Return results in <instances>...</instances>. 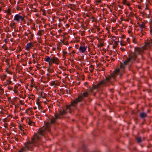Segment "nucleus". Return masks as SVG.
Masks as SVG:
<instances>
[{
  "instance_id": "obj_1",
  "label": "nucleus",
  "mask_w": 152,
  "mask_h": 152,
  "mask_svg": "<svg viewBox=\"0 0 152 152\" xmlns=\"http://www.w3.org/2000/svg\"><path fill=\"white\" fill-rule=\"evenodd\" d=\"M144 50L143 47L141 48L135 47L134 53L128 56V57L124 61V64H121L119 69L114 70L112 75L106 77L104 80L99 81L97 85H93L92 88L89 90V91L93 92L94 89L109 87L110 85H113V82L115 80L116 76L118 74H119L120 76L122 75L124 73L125 66L127 65H131L135 61L137 56L142 54Z\"/></svg>"
},
{
  "instance_id": "obj_2",
  "label": "nucleus",
  "mask_w": 152,
  "mask_h": 152,
  "mask_svg": "<svg viewBox=\"0 0 152 152\" xmlns=\"http://www.w3.org/2000/svg\"><path fill=\"white\" fill-rule=\"evenodd\" d=\"M50 123H46L42 128L39 129L37 133L34 134L31 138V141L27 142L25 144V147L22 148L25 149L23 152L27 149L31 151L33 150L34 147V144L37 143L40 140L41 136L44 135L47 132L50 131Z\"/></svg>"
},
{
  "instance_id": "obj_3",
  "label": "nucleus",
  "mask_w": 152,
  "mask_h": 152,
  "mask_svg": "<svg viewBox=\"0 0 152 152\" xmlns=\"http://www.w3.org/2000/svg\"><path fill=\"white\" fill-rule=\"evenodd\" d=\"M73 101L71 102V104L66 106L64 109L60 110L58 112H56L53 116L50 119V126L51 124H53L57 121L58 119L61 118L63 115L68 113H71L72 112V109L73 107L77 105H73L72 104Z\"/></svg>"
},
{
  "instance_id": "obj_4",
  "label": "nucleus",
  "mask_w": 152,
  "mask_h": 152,
  "mask_svg": "<svg viewBox=\"0 0 152 152\" xmlns=\"http://www.w3.org/2000/svg\"><path fill=\"white\" fill-rule=\"evenodd\" d=\"M44 60L45 61L48 63L50 66L53 63L58 65L60 62L59 59L54 56H53L52 57L50 56H45Z\"/></svg>"
},
{
  "instance_id": "obj_5",
  "label": "nucleus",
  "mask_w": 152,
  "mask_h": 152,
  "mask_svg": "<svg viewBox=\"0 0 152 152\" xmlns=\"http://www.w3.org/2000/svg\"><path fill=\"white\" fill-rule=\"evenodd\" d=\"M89 94V92L86 91L84 92L81 95L78 96L77 98L73 100L72 104L73 105H77L78 102L82 101L84 98L88 97Z\"/></svg>"
},
{
  "instance_id": "obj_6",
  "label": "nucleus",
  "mask_w": 152,
  "mask_h": 152,
  "mask_svg": "<svg viewBox=\"0 0 152 152\" xmlns=\"http://www.w3.org/2000/svg\"><path fill=\"white\" fill-rule=\"evenodd\" d=\"M25 16L20 13L16 14L15 15L13 20L15 21L17 23H19L20 22L24 20Z\"/></svg>"
},
{
  "instance_id": "obj_7",
  "label": "nucleus",
  "mask_w": 152,
  "mask_h": 152,
  "mask_svg": "<svg viewBox=\"0 0 152 152\" xmlns=\"http://www.w3.org/2000/svg\"><path fill=\"white\" fill-rule=\"evenodd\" d=\"M152 47V39L146 40L145 41V45L143 46L145 50H148Z\"/></svg>"
},
{
  "instance_id": "obj_8",
  "label": "nucleus",
  "mask_w": 152,
  "mask_h": 152,
  "mask_svg": "<svg viewBox=\"0 0 152 152\" xmlns=\"http://www.w3.org/2000/svg\"><path fill=\"white\" fill-rule=\"evenodd\" d=\"M13 84L12 81L10 80H6L4 82V85L5 86H8L7 88L8 90L10 91H12L13 90V87L11 86Z\"/></svg>"
},
{
  "instance_id": "obj_9",
  "label": "nucleus",
  "mask_w": 152,
  "mask_h": 152,
  "mask_svg": "<svg viewBox=\"0 0 152 152\" xmlns=\"http://www.w3.org/2000/svg\"><path fill=\"white\" fill-rule=\"evenodd\" d=\"M33 47V45L32 43H28L27 44L26 46V49L27 50L29 51V50Z\"/></svg>"
},
{
  "instance_id": "obj_10",
  "label": "nucleus",
  "mask_w": 152,
  "mask_h": 152,
  "mask_svg": "<svg viewBox=\"0 0 152 152\" xmlns=\"http://www.w3.org/2000/svg\"><path fill=\"white\" fill-rule=\"evenodd\" d=\"M17 23V22H16L15 21H14L13 20L11 21V23L10 24V27L12 28H15L16 27Z\"/></svg>"
},
{
  "instance_id": "obj_11",
  "label": "nucleus",
  "mask_w": 152,
  "mask_h": 152,
  "mask_svg": "<svg viewBox=\"0 0 152 152\" xmlns=\"http://www.w3.org/2000/svg\"><path fill=\"white\" fill-rule=\"evenodd\" d=\"M86 47L84 46H80L79 48V50L80 53H84L86 49Z\"/></svg>"
},
{
  "instance_id": "obj_12",
  "label": "nucleus",
  "mask_w": 152,
  "mask_h": 152,
  "mask_svg": "<svg viewBox=\"0 0 152 152\" xmlns=\"http://www.w3.org/2000/svg\"><path fill=\"white\" fill-rule=\"evenodd\" d=\"M11 11V9L10 8H8L7 10H5V12L7 13V15L5 17L6 18H7V17L12 14Z\"/></svg>"
},
{
  "instance_id": "obj_13",
  "label": "nucleus",
  "mask_w": 152,
  "mask_h": 152,
  "mask_svg": "<svg viewBox=\"0 0 152 152\" xmlns=\"http://www.w3.org/2000/svg\"><path fill=\"white\" fill-rule=\"evenodd\" d=\"M62 53L63 60H64L66 59V57L68 56L67 52L66 51V50H64Z\"/></svg>"
},
{
  "instance_id": "obj_14",
  "label": "nucleus",
  "mask_w": 152,
  "mask_h": 152,
  "mask_svg": "<svg viewBox=\"0 0 152 152\" xmlns=\"http://www.w3.org/2000/svg\"><path fill=\"white\" fill-rule=\"evenodd\" d=\"M18 86H19V85H15V86H14V89L13 90L14 93L17 94H18Z\"/></svg>"
},
{
  "instance_id": "obj_15",
  "label": "nucleus",
  "mask_w": 152,
  "mask_h": 152,
  "mask_svg": "<svg viewBox=\"0 0 152 152\" xmlns=\"http://www.w3.org/2000/svg\"><path fill=\"white\" fill-rule=\"evenodd\" d=\"M147 113L144 112L140 113L139 114L140 117L142 118H145L147 116Z\"/></svg>"
},
{
  "instance_id": "obj_16",
  "label": "nucleus",
  "mask_w": 152,
  "mask_h": 152,
  "mask_svg": "<svg viewBox=\"0 0 152 152\" xmlns=\"http://www.w3.org/2000/svg\"><path fill=\"white\" fill-rule=\"evenodd\" d=\"M76 52L75 50H73L71 53H69V56L70 58H72L73 59L74 58V55Z\"/></svg>"
},
{
  "instance_id": "obj_17",
  "label": "nucleus",
  "mask_w": 152,
  "mask_h": 152,
  "mask_svg": "<svg viewBox=\"0 0 152 152\" xmlns=\"http://www.w3.org/2000/svg\"><path fill=\"white\" fill-rule=\"evenodd\" d=\"M122 3L124 5H127L128 7L130 5V3L127 0H123Z\"/></svg>"
},
{
  "instance_id": "obj_18",
  "label": "nucleus",
  "mask_w": 152,
  "mask_h": 152,
  "mask_svg": "<svg viewBox=\"0 0 152 152\" xmlns=\"http://www.w3.org/2000/svg\"><path fill=\"white\" fill-rule=\"evenodd\" d=\"M23 127L22 126H20L19 127V128L20 129L21 131V133L23 134V135H26L27 134V132L25 130H23L22 129Z\"/></svg>"
},
{
  "instance_id": "obj_19",
  "label": "nucleus",
  "mask_w": 152,
  "mask_h": 152,
  "mask_svg": "<svg viewBox=\"0 0 152 152\" xmlns=\"http://www.w3.org/2000/svg\"><path fill=\"white\" fill-rule=\"evenodd\" d=\"M50 84L51 86H58V85L57 82L56 81H52L51 82Z\"/></svg>"
},
{
  "instance_id": "obj_20",
  "label": "nucleus",
  "mask_w": 152,
  "mask_h": 152,
  "mask_svg": "<svg viewBox=\"0 0 152 152\" xmlns=\"http://www.w3.org/2000/svg\"><path fill=\"white\" fill-rule=\"evenodd\" d=\"M28 124L30 126H33L34 125V122L31 121L30 119H29L28 121H27Z\"/></svg>"
},
{
  "instance_id": "obj_21",
  "label": "nucleus",
  "mask_w": 152,
  "mask_h": 152,
  "mask_svg": "<svg viewBox=\"0 0 152 152\" xmlns=\"http://www.w3.org/2000/svg\"><path fill=\"white\" fill-rule=\"evenodd\" d=\"M139 27L142 29L144 28L145 27V22H142L139 25Z\"/></svg>"
},
{
  "instance_id": "obj_22",
  "label": "nucleus",
  "mask_w": 152,
  "mask_h": 152,
  "mask_svg": "<svg viewBox=\"0 0 152 152\" xmlns=\"http://www.w3.org/2000/svg\"><path fill=\"white\" fill-rule=\"evenodd\" d=\"M31 31L29 29L27 31H26L24 33V35L26 36H27L29 37L28 35L30 34H31Z\"/></svg>"
},
{
  "instance_id": "obj_23",
  "label": "nucleus",
  "mask_w": 152,
  "mask_h": 152,
  "mask_svg": "<svg viewBox=\"0 0 152 152\" xmlns=\"http://www.w3.org/2000/svg\"><path fill=\"white\" fill-rule=\"evenodd\" d=\"M46 79L47 82H48L50 80V76L49 74H47Z\"/></svg>"
},
{
  "instance_id": "obj_24",
  "label": "nucleus",
  "mask_w": 152,
  "mask_h": 152,
  "mask_svg": "<svg viewBox=\"0 0 152 152\" xmlns=\"http://www.w3.org/2000/svg\"><path fill=\"white\" fill-rule=\"evenodd\" d=\"M118 45V42L115 41L114 42V43L113 44V48L114 49H115L117 46Z\"/></svg>"
},
{
  "instance_id": "obj_25",
  "label": "nucleus",
  "mask_w": 152,
  "mask_h": 152,
  "mask_svg": "<svg viewBox=\"0 0 152 152\" xmlns=\"http://www.w3.org/2000/svg\"><path fill=\"white\" fill-rule=\"evenodd\" d=\"M7 77V75L5 74L2 75L1 77V79L2 80H4L6 79Z\"/></svg>"
},
{
  "instance_id": "obj_26",
  "label": "nucleus",
  "mask_w": 152,
  "mask_h": 152,
  "mask_svg": "<svg viewBox=\"0 0 152 152\" xmlns=\"http://www.w3.org/2000/svg\"><path fill=\"white\" fill-rule=\"evenodd\" d=\"M39 101H38L37 102V105H38V108L39 110H42V106H41V105L40 104V103H39V102H38Z\"/></svg>"
},
{
  "instance_id": "obj_27",
  "label": "nucleus",
  "mask_w": 152,
  "mask_h": 152,
  "mask_svg": "<svg viewBox=\"0 0 152 152\" xmlns=\"http://www.w3.org/2000/svg\"><path fill=\"white\" fill-rule=\"evenodd\" d=\"M35 96L33 94H30L28 96V98L29 99H31L33 100Z\"/></svg>"
},
{
  "instance_id": "obj_28",
  "label": "nucleus",
  "mask_w": 152,
  "mask_h": 152,
  "mask_svg": "<svg viewBox=\"0 0 152 152\" xmlns=\"http://www.w3.org/2000/svg\"><path fill=\"white\" fill-rule=\"evenodd\" d=\"M31 83L30 84V87L31 88L34 87V80L33 79H32L31 80Z\"/></svg>"
},
{
  "instance_id": "obj_29",
  "label": "nucleus",
  "mask_w": 152,
  "mask_h": 152,
  "mask_svg": "<svg viewBox=\"0 0 152 152\" xmlns=\"http://www.w3.org/2000/svg\"><path fill=\"white\" fill-rule=\"evenodd\" d=\"M44 31L43 30H39L38 33L37 35H38L41 36L44 34Z\"/></svg>"
},
{
  "instance_id": "obj_30",
  "label": "nucleus",
  "mask_w": 152,
  "mask_h": 152,
  "mask_svg": "<svg viewBox=\"0 0 152 152\" xmlns=\"http://www.w3.org/2000/svg\"><path fill=\"white\" fill-rule=\"evenodd\" d=\"M79 32L82 36H84L85 35V30L80 31H79Z\"/></svg>"
},
{
  "instance_id": "obj_31",
  "label": "nucleus",
  "mask_w": 152,
  "mask_h": 152,
  "mask_svg": "<svg viewBox=\"0 0 152 152\" xmlns=\"http://www.w3.org/2000/svg\"><path fill=\"white\" fill-rule=\"evenodd\" d=\"M144 33L142 32V30H141L140 33H138V35L140 37H142L144 35Z\"/></svg>"
},
{
  "instance_id": "obj_32",
  "label": "nucleus",
  "mask_w": 152,
  "mask_h": 152,
  "mask_svg": "<svg viewBox=\"0 0 152 152\" xmlns=\"http://www.w3.org/2000/svg\"><path fill=\"white\" fill-rule=\"evenodd\" d=\"M46 96V94L43 92H42L41 94V97L43 98H45Z\"/></svg>"
},
{
  "instance_id": "obj_33",
  "label": "nucleus",
  "mask_w": 152,
  "mask_h": 152,
  "mask_svg": "<svg viewBox=\"0 0 152 152\" xmlns=\"http://www.w3.org/2000/svg\"><path fill=\"white\" fill-rule=\"evenodd\" d=\"M137 142L138 143H140L141 142V138L140 137H137L136 138Z\"/></svg>"
},
{
  "instance_id": "obj_34",
  "label": "nucleus",
  "mask_w": 152,
  "mask_h": 152,
  "mask_svg": "<svg viewBox=\"0 0 152 152\" xmlns=\"http://www.w3.org/2000/svg\"><path fill=\"white\" fill-rule=\"evenodd\" d=\"M47 71L50 73H52L53 72L54 70L53 69L48 68L47 69Z\"/></svg>"
},
{
  "instance_id": "obj_35",
  "label": "nucleus",
  "mask_w": 152,
  "mask_h": 152,
  "mask_svg": "<svg viewBox=\"0 0 152 152\" xmlns=\"http://www.w3.org/2000/svg\"><path fill=\"white\" fill-rule=\"evenodd\" d=\"M132 41H133V42H134V43H137V41L135 37H133Z\"/></svg>"
},
{
  "instance_id": "obj_36",
  "label": "nucleus",
  "mask_w": 152,
  "mask_h": 152,
  "mask_svg": "<svg viewBox=\"0 0 152 152\" xmlns=\"http://www.w3.org/2000/svg\"><path fill=\"white\" fill-rule=\"evenodd\" d=\"M2 86L1 85H0V92L3 93L4 92V89L2 88Z\"/></svg>"
},
{
  "instance_id": "obj_37",
  "label": "nucleus",
  "mask_w": 152,
  "mask_h": 152,
  "mask_svg": "<svg viewBox=\"0 0 152 152\" xmlns=\"http://www.w3.org/2000/svg\"><path fill=\"white\" fill-rule=\"evenodd\" d=\"M94 28L95 29H96L97 30V32H99V30H100V28L98 26H95L94 27Z\"/></svg>"
},
{
  "instance_id": "obj_38",
  "label": "nucleus",
  "mask_w": 152,
  "mask_h": 152,
  "mask_svg": "<svg viewBox=\"0 0 152 152\" xmlns=\"http://www.w3.org/2000/svg\"><path fill=\"white\" fill-rule=\"evenodd\" d=\"M16 9L18 10H23L22 7H20L19 6H17L16 7Z\"/></svg>"
},
{
  "instance_id": "obj_39",
  "label": "nucleus",
  "mask_w": 152,
  "mask_h": 152,
  "mask_svg": "<svg viewBox=\"0 0 152 152\" xmlns=\"http://www.w3.org/2000/svg\"><path fill=\"white\" fill-rule=\"evenodd\" d=\"M34 36V34H32L31 32V34H30V35L29 36V37L31 39H32L33 37Z\"/></svg>"
},
{
  "instance_id": "obj_40",
  "label": "nucleus",
  "mask_w": 152,
  "mask_h": 152,
  "mask_svg": "<svg viewBox=\"0 0 152 152\" xmlns=\"http://www.w3.org/2000/svg\"><path fill=\"white\" fill-rule=\"evenodd\" d=\"M42 11L43 12L42 15H46L45 11L44 10H42Z\"/></svg>"
},
{
  "instance_id": "obj_41",
  "label": "nucleus",
  "mask_w": 152,
  "mask_h": 152,
  "mask_svg": "<svg viewBox=\"0 0 152 152\" xmlns=\"http://www.w3.org/2000/svg\"><path fill=\"white\" fill-rule=\"evenodd\" d=\"M95 2L97 3H100L101 2V0H95Z\"/></svg>"
},
{
  "instance_id": "obj_42",
  "label": "nucleus",
  "mask_w": 152,
  "mask_h": 152,
  "mask_svg": "<svg viewBox=\"0 0 152 152\" xmlns=\"http://www.w3.org/2000/svg\"><path fill=\"white\" fill-rule=\"evenodd\" d=\"M8 125V124L6 123H4V126L5 128H6Z\"/></svg>"
},
{
  "instance_id": "obj_43",
  "label": "nucleus",
  "mask_w": 152,
  "mask_h": 152,
  "mask_svg": "<svg viewBox=\"0 0 152 152\" xmlns=\"http://www.w3.org/2000/svg\"><path fill=\"white\" fill-rule=\"evenodd\" d=\"M6 72H7V73H8L9 74H12V72L9 71L8 70V69L6 70Z\"/></svg>"
},
{
  "instance_id": "obj_44",
  "label": "nucleus",
  "mask_w": 152,
  "mask_h": 152,
  "mask_svg": "<svg viewBox=\"0 0 152 152\" xmlns=\"http://www.w3.org/2000/svg\"><path fill=\"white\" fill-rule=\"evenodd\" d=\"M91 19L92 21H95L94 18L93 17H92V18H91V19H90V20H91Z\"/></svg>"
},
{
  "instance_id": "obj_45",
  "label": "nucleus",
  "mask_w": 152,
  "mask_h": 152,
  "mask_svg": "<svg viewBox=\"0 0 152 152\" xmlns=\"http://www.w3.org/2000/svg\"><path fill=\"white\" fill-rule=\"evenodd\" d=\"M7 119L6 118L3 119V122H4V123H6V122H7Z\"/></svg>"
},
{
  "instance_id": "obj_46",
  "label": "nucleus",
  "mask_w": 152,
  "mask_h": 152,
  "mask_svg": "<svg viewBox=\"0 0 152 152\" xmlns=\"http://www.w3.org/2000/svg\"><path fill=\"white\" fill-rule=\"evenodd\" d=\"M149 24L150 25V27H152V21H151L149 22Z\"/></svg>"
},
{
  "instance_id": "obj_47",
  "label": "nucleus",
  "mask_w": 152,
  "mask_h": 152,
  "mask_svg": "<svg viewBox=\"0 0 152 152\" xmlns=\"http://www.w3.org/2000/svg\"><path fill=\"white\" fill-rule=\"evenodd\" d=\"M24 150H25L24 148L22 149L21 150L19 151L18 152H23V151Z\"/></svg>"
},
{
  "instance_id": "obj_48",
  "label": "nucleus",
  "mask_w": 152,
  "mask_h": 152,
  "mask_svg": "<svg viewBox=\"0 0 152 152\" xmlns=\"http://www.w3.org/2000/svg\"><path fill=\"white\" fill-rule=\"evenodd\" d=\"M2 48L4 49L5 50H6L7 49V48L5 46H3L2 47Z\"/></svg>"
},
{
  "instance_id": "obj_49",
  "label": "nucleus",
  "mask_w": 152,
  "mask_h": 152,
  "mask_svg": "<svg viewBox=\"0 0 152 152\" xmlns=\"http://www.w3.org/2000/svg\"><path fill=\"white\" fill-rule=\"evenodd\" d=\"M129 18H127L126 19H125L124 20L126 21L127 22H129Z\"/></svg>"
},
{
  "instance_id": "obj_50",
  "label": "nucleus",
  "mask_w": 152,
  "mask_h": 152,
  "mask_svg": "<svg viewBox=\"0 0 152 152\" xmlns=\"http://www.w3.org/2000/svg\"><path fill=\"white\" fill-rule=\"evenodd\" d=\"M94 29H95L94 28L91 29V31L92 32H94V33L95 32V31H94Z\"/></svg>"
},
{
  "instance_id": "obj_51",
  "label": "nucleus",
  "mask_w": 152,
  "mask_h": 152,
  "mask_svg": "<svg viewBox=\"0 0 152 152\" xmlns=\"http://www.w3.org/2000/svg\"><path fill=\"white\" fill-rule=\"evenodd\" d=\"M120 49L121 50L122 52L124 51L125 50V49L124 48H121Z\"/></svg>"
},
{
  "instance_id": "obj_52",
  "label": "nucleus",
  "mask_w": 152,
  "mask_h": 152,
  "mask_svg": "<svg viewBox=\"0 0 152 152\" xmlns=\"http://www.w3.org/2000/svg\"><path fill=\"white\" fill-rule=\"evenodd\" d=\"M27 111H31V109H27L26 110V112H27Z\"/></svg>"
},
{
  "instance_id": "obj_53",
  "label": "nucleus",
  "mask_w": 152,
  "mask_h": 152,
  "mask_svg": "<svg viewBox=\"0 0 152 152\" xmlns=\"http://www.w3.org/2000/svg\"><path fill=\"white\" fill-rule=\"evenodd\" d=\"M130 13V15H134V13L132 12H131Z\"/></svg>"
},
{
  "instance_id": "obj_54",
  "label": "nucleus",
  "mask_w": 152,
  "mask_h": 152,
  "mask_svg": "<svg viewBox=\"0 0 152 152\" xmlns=\"http://www.w3.org/2000/svg\"><path fill=\"white\" fill-rule=\"evenodd\" d=\"M128 7L130 10H132V7H130V6H129V7Z\"/></svg>"
},
{
  "instance_id": "obj_55",
  "label": "nucleus",
  "mask_w": 152,
  "mask_h": 152,
  "mask_svg": "<svg viewBox=\"0 0 152 152\" xmlns=\"http://www.w3.org/2000/svg\"><path fill=\"white\" fill-rule=\"evenodd\" d=\"M137 7L139 9H141V7L140 6L138 5V6Z\"/></svg>"
},
{
  "instance_id": "obj_56",
  "label": "nucleus",
  "mask_w": 152,
  "mask_h": 152,
  "mask_svg": "<svg viewBox=\"0 0 152 152\" xmlns=\"http://www.w3.org/2000/svg\"><path fill=\"white\" fill-rule=\"evenodd\" d=\"M100 44L101 47H102L104 45L102 43H101Z\"/></svg>"
},
{
  "instance_id": "obj_57",
  "label": "nucleus",
  "mask_w": 152,
  "mask_h": 152,
  "mask_svg": "<svg viewBox=\"0 0 152 152\" xmlns=\"http://www.w3.org/2000/svg\"><path fill=\"white\" fill-rule=\"evenodd\" d=\"M72 48V47H69V48H68V49H69H69H71Z\"/></svg>"
},
{
  "instance_id": "obj_58",
  "label": "nucleus",
  "mask_w": 152,
  "mask_h": 152,
  "mask_svg": "<svg viewBox=\"0 0 152 152\" xmlns=\"http://www.w3.org/2000/svg\"><path fill=\"white\" fill-rule=\"evenodd\" d=\"M57 48L59 50H60V48L59 47H58Z\"/></svg>"
},
{
  "instance_id": "obj_59",
  "label": "nucleus",
  "mask_w": 152,
  "mask_h": 152,
  "mask_svg": "<svg viewBox=\"0 0 152 152\" xmlns=\"http://www.w3.org/2000/svg\"><path fill=\"white\" fill-rule=\"evenodd\" d=\"M90 66L91 67V68H93V65H91Z\"/></svg>"
},
{
  "instance_id": "obj_60",
  "label": "nucleus",
  "mask_w": 152,
  "mask_h": 152,
  "mask_svg": "<svg viewBox=\"0 0 152 152\" xmlns=\"http://www.w3.org/2000/svg\"><path fill=\"white\" fill-rule=\"evenodd\" d=\"M131 1L133 2H135V0H131Z\"/></svg>"
},
{
  "instance_id": "obj_61",
  "label": "nucleus",
  "mask_w": 152,
  "mask_h": 152,
  "mask_svg": "<svg viewBox=\"0 0 152 152\" xmlns=\"http://www.w3.org/2000/svg\"><path fill=\"white\" fill-rule=\"evenodd\" d=\"M1 15L0 14V21L1 20V19L2 18L1 17Z\"/></svg>"
},
{
  "instance_id": "obj_62",
  "label": "nucleus",
  "mask_w": 152,
  "mask_h": 152,
  "mask_svg": "<svg viewBox=\"0 0 152 152\" xmlns=\"http://www.w3.org/2000/svg\"><path fill=\"white\" fill-rule=\"evenodd\" d=\"M66 26L67 27H68L69 26V25L68 24H66Z\"/></svg>"
},
{
  "instance_id": "obj_63",
  "label": "nucleus",
  "mask_w": 152,
  "mask_h": 152,
  "mask_svg": "<svg viewBox=\"0 0 152 152\" xmlns=\"http://www.w3.org/2000/svg\"><path fill=\"white\" fill-rule=\"evenodd\" d=\"M111 60L112 61H114V59L113 58L111 59Z\"/></svg>"
},
{
  "instance_id": "obj_64",
  "label": "nucleus",
  "mask_w": 152,
  "mask_h": 152,
  "mask_svg": "<svg viewBox=\"0 0 152 152\" xmlns=\"http://www.w3.org/2000/svg\"><path fill=\"white\" fill-rule=\"evenodd\" d=\"M129 39V38H127V40L128 41Z\"/></svg>"
}]
</instances>
